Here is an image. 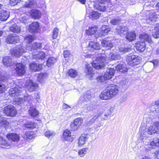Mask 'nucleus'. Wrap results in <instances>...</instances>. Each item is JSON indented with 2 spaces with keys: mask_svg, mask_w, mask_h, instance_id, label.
<instances>
[{
  "mask_svg": "<svg viewBox=\"0 0 159 159\" xmlns=\"http://www.w3.org/2000/svg\"><path fill=\"white\" fill-rule=\"evenodd\" d=\"M106 57L105 59L107 62V61L119 60L121 58L120 56L116 53H110L109 54H107Z\"/></svg>",
  "mask_w": 159,
  "mask_h": 159,
  "instance_id": "nucleus-16",
  "label": "nucleus"
},
{
  "mask_svg": "<svg viewBox=\"0 0 159 159\" xmlns=\"http://www.w3.org/2000/svg\"><path fill=\"white\" fill-rule=\"evenodd\" d=\"M131 49H132L130 47L126 48L120 47L119 48V51L120 52L123 54L126 52H130L131 50Z\"/></svg>",
  "mask_w": 159,
  "mask_h": 159,
  "instance_id": "nucleus-49",
  "label": "nucleus"
},
{
  "mask_svg": "<svg viewBox=\"0 0 159 159\" xmlns=\"http://www.w3.org/2000/svg\"><path fill=\"white\" fill-rule=\"evenodd\" d=\"M67 73L68 75L71 78H75L78 75L77 72L73 69L69 70L68 71Z\"/></svg>",
  "mask_w": 159,
  "mask_h": 159,
  "instance_id": "nucleus-43",
  "label": "nucleus"
},
{
  "mask_svg": "<svg viewBox=\"0 0 159 159\" xmlns=\"http://www.w3.org/2000/svg\"><path fill=\"white\" fill-rule=\"evenodd\" d=\"M97 107V106L95 104L89 103L85 104L82 107V111L85 113H87L94 110Z\"/></svg>",
  "mask_w": 159,
  "mask_h": 159,
  "instance_id": "nucleus-12",
  "label": "nucleus"
},
{
  "mask_svg": "<svg viewBox=\"0 0 159 159\" xmlns=\"http://www.w3.org/2000/svg\"><path fill=\"white\" fill-rule=\"evenodd\" d=\"M20 135L16 133H11V140L14 142H18L20 139Z\"/></svg>",
  "mask_w": 159,
  "mask_h": 159,
  "instance_id": "nucleus-41",
  "label": "nucleus"
},
{
  "mask_svg": "<svg viewBox=\"0 0 159 159\" xmlns=\"http://www.w3.org/2000/svg\"><path fill=\"white\" fill-rule=\"evenodd\" d=\"M106 62L105 57L104 56L98 57L92 63L93 67L98 70L101 69L104 66V63Z\"/></svg>",
  "mask_w": 159,
  "mask_h": 159,
  "instance_id": "nucleus-3",
  "label": "nucleus"
},
{
  "mask_svg": "<svg viewBox=\"0 0 159 159\" xmlns=\"http://www.w3.org/2000/svg\"><path fill=\"white\" fill-rule=\"evenodd\" d=\"M159 15H157L155 13H150L149 16L147 18L146 21L149 23L151 21H155L158 18Z\"/></svg>",
  "mask_w": 159,
  "mask_h": 159,
  "instance_id": "nucleus-22",
  "label": "nucleus"
},
{
  "mask_svg": "<svg viewBox=\"0 0 159 159\" xmlns=\"http://www.w3.org/2000/svg\"><path fill=\"white\" fill-rule=\"evenodd\" d=\"M101 43L103 47H105L108 49L112 48L113 46V44L110 41H107L106 40H102Z\"/></svg>",
  "mask_w": 159,
  "mask_h": 159,
  "instance_id": "nucleus-31",
  "label": "nucleus"
},
{
  "mask_svg": "<svg viewBox=\"0 0 159 159\" xmlns=\"http://www.w3.org/2000/svg\"><path fill=\"white\" fill-rule=\"evenodd\" d=\"M99 97L102 100H107L111 98L107 89L101 93Z\"/></svg>",
  "mask_w": 159,
  "mask_h": 159,
  "instance_id": "nucleus-23",
  "label": "nucleus"
},
{
  "mask_svg": "<svg viewBox=\"0 0 159 159\" xmlns=\"http://www.w3.org/2000/svg\"><path fill=\"white\" fill-rule=\"evenodd\" d=\"M30 15L32 17L35 19H39L41 16L40 12L38 10H32L30 13Z\"/></svg>",
  "mask_w": 159,
  "mask_h": 159,
  "instance_id": "nucleus-28",
  "label": "nucleus"
},
{
  "mask_svg": "<svg viewBox=\"0 0 159 159\" xmlns=\"http://www.w3.org/2000/svg\"><path fill=\"white\" fill-rule=\"evenodd\" d=\"M5 80V77L1 76L0 73V93L4 92L6 90V89L7 88L4 84L1 83L2 81H4Z\"/></svg>",
  "mask_w": 159,
  "mask_h": 159,
  "instance_id": "nucleus-30",
  "label": "nucleus"
},
{
  "mask_svg": "<svg viewBox=\"0 0 159 159\" xmlns=\"http://www.w3.org/2000/svg\"><path fill=\"white\" fill-rule=\"evenodd\" d=\"M20 30L19 27L17 26L16 25L11 27V31L12 32L18 33L20 31Z\"/></svg>",
  "mask_w": 159,
  "mask_h": 159,
  "instance_id": "nucleus-51",
  "label": "nucleus"
},
{
  "mask_svg": "<svg viewBox=\"0 0 159 159\" xmlns=\"http://www.w3.org/2000/svg\"><path fill=\"white\" fill-rule=\"evenodd\" d=\"M18 0H11V5L14 6L18 2Z\"/></svg>",
  "mask_w": 159,
  "mask_h": 159,
  "instance_id": "nucleus-62",
  "label": "nucleus"
},
{
  "mask_svg": "<svg viewBox=\"0 0 159 159\" xmlns=\"http://www.w3.org/2000/svg\"><path fill=\"white\" fill-rule=\"evenodd\" d=\"M30 69L33 71H38L41 70L42 68V65L36 64L35 63H32L30 64Z\"/></svg>",
  "mask_w": 159,
  "mask_h": 159,
  "instance_id": "nucleus-26",
  "label": "nucleus"
},
{
  "mask_svg": "<svg viewBox=\"0 0 159 159\" xmlns=\"http://www.w3.org/2000/svg\"><path fill=\"white\" fill-rule=\"evenodd\" d=\"M97 28L95 26L89 27L86 30L85 33L87 35H92L95 34L97 30Z\"/></svg>",
  "mask_w": 159,
  "mask_h": 159,
  "instance_id": "nucleus-33",
  "label": "nucleus"
},
{
  "mask_svg": "<svg viewBox=\"0 0 159 159\" xmlns=\"http://www.w3.org/2000/svg\"><path fill=\"white\" fill-rule=\"evenodd\" d=\"M33 133L32 131H28L25 132L23 135V137L24 139H32L34 138Z\"/></svg>",
  "mask_w": 159,
  "mask_h": 159,
  "instance_id": "nucleus-38",
  "label": "nucleus"
},
{
  "mask_svg": "<svg viewBox=\"0 0 159 159\" xmlns=\"http://www.w3.org/2000/svg\"><path fill=\"white\" fill-rule=\"evenodd\" d=\"M16 114V111L13 107L11 106V116H14Z\"/></svg>",
  "mask_w": 159,
  "mask_h": 159,
  "instance_id": "nucleus-59",
  "label": "nucleus"
},
{
  "mask_svg": "<svg viewBox=\"0 0 159 159\" xmlns=\"http://www.w3.org/2000/svg\"><path fill=\"white\" fill-rule=\"evenodd\" d=\"M107 89L111 98L116 96L119 91V87L115 84L109 85Z\"/></svg>",
  "mask_w": 159,
  "mask_h": 159,
  "instance_id": "nucleus-6",
  "label": "nucleus"
},
{
  "mask_svg": "<svg viewBox=\"0 0 159 159\" xmlns=\"http://www.w3.org/2000/svg\"><path fill=\"white\" fill-rule=\"evenodd\" d=\"M9 57L6 56L4 57L2 60V61L3 65L6 66H9L10 64L9 62Z\"/></svg>",
  "mask_w": 159,
  "mask_h": 159,
  "instance_id": "nucleus-52",
  "label": "nucleus"
},
{
  "mask_svg": "<svg viewBox=\"0 0 159 159\" xmlns=\"http://www.w3.org/2000/svg\"><path fill=\"white\" fill-rule=\"evenodd\" d=\"M25 127L27 128L33 129L36 127V124L32 122L29 121L25 124Z\"/></svg>",
  "mask_w": 159,
  "mask_h": 159,
  "instance_id": "nucleus-47",
  "label": "nucleus"
},
{
  "mask_svg": "<svg viewBox=\"0 0 159 159\" xmlns=\"http://www.w3.org/2000/svg\"><path fill=\"white\" fill-rule=\"evenodd\" d=\"M115 70L113 68H110L107 69L104 73V77L106 80L111 79L114 75Z\"/></svg>",
  "mask_w": 159,
  "mask_h": 159,
  "instance_id": "nucleus-17",
  "label": "nucleus"
},
{
  "mask_svg": "<svg viewBox=\"0 0 159 159\" xmlns=\"http://www.w3.org/2000/svg\"><path fill=\"white\" fill-rule=\"evenodd\" d=\"M86 148H84L80 150L78 152V155L80 157H83L87 153L90 148L89 145L87 146Z\"/></svg>",
  "mask_w": 159,
  "mask_h": 159,
  "instance_id": "nucleus-36",
  "label": "nucleus"
},
{
  "mask_svg": "<svg viewBox=\"0 0 159 159\" xmlns=\"http://www.w3.org/2000/svg\"><path fill=\"white\" fill-rule=\"evenodd\" d=\"M70 54V51L67 50H66L64 51V55L65 58L68 57Z\"/></svg>",
  "mask_w": 159,
  "mask_h": 159,
  "instance_id": "nucleus-61",
  "label": "nucleus"
},
{
  "mask_svg": "<svg viewBox=\"0 0 159 159\" xmlns=\"http://www.w3.org/2000/svg\"><path fill=\"white\" fill-rule=\"evenodd\" d=\"M39 24L37 22H34L29 26L28 30L31 33H36L39 30Z\"/></svg>",
  "mask_w": 159,
  "mask_h": 159,
  "instance_id": "nucleus-10",
  "label": "nucleus"
},
{
  "mask_svg": "<svg viewBox=\"0 0 159 159\" xmlns=\"http://www.w3.org/2000/svg\"><path fill=\"white\" fill-rule=\"evenodd\" d=\"M0 145L3 148H7L9 146V143L7 142L2 137H0Z\"/></svg>",
  "mask_w": 159,
  "mask_h": 159,
  "instance_id": "nucleus-42",
  "label": "nucleus"
},
{
  "mask_svg": "<svg viewBox=\"0 0 159 159\" xmlns=\"http://www.w3.org/2000/svg\"><path fill=\"white\" fill-rule=\"evenodd\" d=\"M16 70L19 75H23L25 72V66L22 63H18L16 65Z\"/></svg>",
  "mask_w": 159,
  "mask_h": 159,
  "instance_id": "nucleus-13",
  "label": "nucleus"
},
{
  "mask_svg": "<svg viewBox=\"0 0 159 159\" xmlns=\"http://www.w3.org/2000/svg\"><path fill=\"white\" fill-rule=\"evenodd\" d=\"M63 136L64 139L67 141H72L73 139L71 137V133L70 131L67 129L65 131L63 134Z\"/></svg>",
  "mask_w": 159,
  "mask_h": 159,
  "instance_id": "nucleus-29",
  "label": "nucleus"
},
{
  "mask_svg": "<svg viewBox=\"0 0 159 159\" xmlns=\"http://www.w3.org/2000/svg\"><path fill=\"white\" fill-rule=\"evenodd\" d=\"M44 135L46 137H52L55 135V133L54 132L50 130H47L45 132Z\"/></svg>",
  "mask_w": 159,
  "mask_h": 159,
  "instance_id": "nucleus-53",
  "label": "nucleus"
},
{
  "mask_svg": "<svg viewBox=\"0 0 159 159\" xmlns=\"http://www.w3.org/2000/svg\"><path fill=\"white\" fill-rule=\"evenodd\" d=\"M95 7L98 10L105 11L108 7H111L112 5L110 0H98Z\"/></svg>",
  "mask_w": 159,
  "mask_h": 159,
  "instance_id": "nucleus-2",
  "label": "nucleus"
},
{
  "mask_svg": "<svg viewBox=\"0 0 159 159\" xmlns=\"http://www.w3.org/2000/svg\"><path fill=\"white\" fill-rule=\"evenodd\" d=\"M56 61V59L54 57H51L49 58L47 61V66L48 67L51 66L54 64Z\"/></svg>",
  "mask_w": 159,
  "mask_h": 159,
  "instance_id": "nucleus-45",
  "label": "nucleus"
},
{
  "mask_svg": "<svg viewBox=\"0 0 159 159\" xmlns=\"http://www.w3.org/2000/svg\"><path fill=\"white\" fill-rule=\"evenodd\" d=\"M11 43L15 44L19 41L18 37L16 34L12 35L11 34Z\"/></svg>",
  "mask_w": 159,
  "mask_h": 159,
  "instance_id": "nucleus-44",
  "label": "nucleus"
},
{
  "mask_svg": "<svg viewBox=\"0 0 159 159\" xmlns=\"http://www.w3.org/2000/svg\"><path fill=\"white\" fill-rule=\"evenodd\" d=\"M125 38L126 39L130 42H132L136 39V35L135 33L133 31L127 32L126 34Z\"/></svg>",
  "mask_w": 159,
  "mask_h": 159,
  "instance_id": "nucleus-25",
  "label": "nucleus"
},
{
  "mask_svg": "<svg viewBox=\"0 0 159 159\" xmlns=\"http://www.w3.org/2000/svg\"><path fill=\"white\" fill-rule=\"evenodd\" d=\"M155 144V142L154 139L153 140L151 141L149 144H148L147 145L149 148L153 149L155 147H156Z\"/></svg>",
  "mask_w": 159,
  "mask_h": 159,
  "instance_id": "nucleus-60",
  "label": "nucleus"
},
{
  "mask_svg": "<svg viewBox=\"0 0 159 159\" xmlns=\"http://www.w3.org/2000/svg\"><path fill=\"white\" fill-rule=\"evenodd\" d=\"M148 126V134L150 135H153L159 131V122H152L149 126Z\"/></svg>",
  "mask_w": 159,
  "mask_h": 159,
  "instance_id": "nucleus-5",
  "label": "nucleus"
},
{
  "mask_svg": "<svg viewBox=\"0 0 159 159\" xmlns=\"http://www.w3.org/2000/svg\"><path fill=\"white\" fill-rule=\"evenodd\" d=\"M100 14L98 12L92 11L89 13L88 16L90 19L93 20L98 18Z\"/></svg>",
  "mask_w": 159,
  "mask_h": 159,
  "instance_id": "nucleus-39",
  "label": "nucleus"
},
{
  "mask_svg": "<svg viewBox=\"0 0 159 159\" xmlns=\"http://www.w3.org/2000/svg\"><path fill=\"white\" fill-rule=\"evenodd\" d=\"M135 47L138 51L143 52L145 49V43L144 42H138L135 44Z\"/></svg>",
  "mask_w": 159,
  "mask_h": 159,
  "instance_id": "nucleus-21",
  "label": "nucleus"
},
{
  "mask_svg": "<svg viewBox=\"0 0 159 159\" xmlns=\"http://www.w3.org/2000/svg\"><path fill=\"white\" fill-rule=\"evenodd\" d=\"M91 98V95L89 91H88L83 96L80 97V99L84 102L89 101Z\"/></svg>",
  "mask_w": 159,
  "mask_h": 159,
  "instance_id": "nucleus-40",
  "label": "nucleus"
},
{
  "mask_svg": "<svg viewBox=\"0 0 159 159\" xmlns=\"http://www.w3.org/2000/svg\"><path fill=\"white\" fill-rule=\"evenodd\" d=\"M85 72L87 75L90 76L91 77L94 74L92 68L89 64L86 65Z\"/></svg>",
  "mask_w": 159,
  "mask_h": 159,
  "instance_id": "nucleus-35",
  "label": "nucleus"
},
{
  "mask_svg": "<svg viewBox=\"0 0 159 159\" xmlns=\"http://www.w3.org/2000/svg\"><path fill=\"white\" fill-rule=\"evenodd\" d=\"M27 18L25 16L24 17H23L21 18H20V21L21 22L25 23H26V21L27 20Z\"/></svg>",
  "mask_w": 159,
  "mask_h": 159,
  "instance_id": "nucleus-64",
  "label": "nucleus"
},
{
  "mask_svg": "<svg viewBox=\"0 0 159 159\" xmlns=\"http://www.w3.org/2000/svg\"><path fill=\"white\" fill-rule=\"evenodd\" d=\"M25 39L28 41V45H27V47H29L30 46V43L32 42L34 39V36L32 35H28L26 38Z\"/></svg>",
  "mask_w": 159,
  "mask_h": 159,
  "instance_id": "nucleus-54",
  "label": "nucleus"
},
{
  "mask_svg": "<svg viewBox=\"0 0 159 159\" xmlns=\"http://www.w3.org/2000/svg\"><path fill=\"white\" fill-rule=\"evenodd\" d=\"M59 32V30L57 28H55L53 30L52 32V38L53 39H55L57 38L58 33Z\"/></svg>",
  "mask_w": 159,
  "mask_h": 159,
  "instance_id": "nucleus-55",
  "label": "nucleus"
},
{
  "mask_svg": "<svg viewBox=\"0 0 159 159\" xmlns=\"http://www.w3.org/2000/svg\"><path fill=\"white\" fill-rule=\"evenodd\" d=\"M152 35L155 38H159V24H156L152 32Z\"/></svg>",
  "mask_w": 159,
  "mask_h": 159,
  "instance_id": "nucleus-32",
  "label": "nucleus"
},
{
  "mask_svg": "<svg viewBox=\"0 0 159 159\" xmlns=\"http://www.w3.org/2000/svg\"><path fill=\"white\" fill-rule=\"evenodd\" d=\"M83 122V119L80 118L76 119L74 120L73 123L70 125V127L72 130L74 131L77 130Z\"/></svg>",
  "mask_w": 159,
  "mask_h": 159,
  "instance_id": "nucleus-8",
  "label": "nucleus"
},
{
  "mask_svg": "<svg viewBox=\"0 0 159 159\" xmlns=\"http://www.w3.org/2000/svg\"><path fill=\"white\" fill-rule=\"evenodd\" d=\"M12 84H13V86H11V97L14 102L18 105H21L24 102H29L32 99V97L31 95H28L25 96L24 99H23V97L21 96L20 95L18 94L21 92V87L16 85L14 81L11 83V85Z\"/></svg>",
  "mask_w": 159,
  "mask_h": 159,
  "instance_id": "nucleus-1",
  "label": "nucleus"
},
{
  "mask_svg": "<svg viewBox=\"0 0 159 159\" xmlns=\"http://www.w3.org/2000/svg\"><path fill=\"white\" fill-rule=\"evenodd\" d=\"M4 112L5 114L8 116L10 115V106L8 105L6 107L4 108Z\"/></svg>",
  "mask_w": 159,
  "mask_h": 159,
  "instance_id": "nucleus-57",
  "label": "nucleus"
},
{
  "mask_svg": "<svg viewBox=\"0 0 159 159\" xmlns=\"http://www.w3.org/2000/svg\"><path fill=\"white\" fill-rule=\"evenodd\" d=\"M89 48H91L92 50H98L100 49L99 44L97 42L91 41L89 42Z\"/></svg>",
  "mask_w": 159,
  "mask_h": 159,
  "instance_id": "nucleus-34",
  "label": "nucleus"
},
{
  "mask_svg": "<svg viewBox=\"0 0 159 159\" xmlns=\"http://www.w3.org/2000/svg\"><path fill=\"white\" fill-rule=\"evenodd\" d=\"M120 21V19L118 18H115L114 19L111 20L110 21V23L111 24L113 25H115L118 24Z\"/></svg>",
  "mask_w": 159,
  "mask_h": 159,
  "instance_id": "nucleus-56",
  "label": "nucleus"
},
{
  "mask_svg": "<svg viewBox=\"0 0 159 159\" xmlns=\"http://www.w3.org/2000/svg\"><path fill=\"white\" fill-rule=\"evenodd\" d=\"M128 29L127 27L124 26H120L116 29L115 32L121 36H123L127 33Z\"/></svg>",
  "mask_w": 159,
  "mask_h": 159,
  "instance_id": "nucleus-11",
  "label": "nucleus"
},
{
  "mask_svg": "<svg viewBox=\"0 0 159 159\" xmlns=\"http://www.w3.org/2000/svg\"><path fill=\"white\" fill-rule=\"evenodd\" d=\"M154 154L155 158L159 159V150L155 152Z\"/></svg>",
  "mask_w": 159,
  "mask_h": 159,
  "instance_id": "nucleus-63",
  "label": "nucleus"
},
{
  "mask_svg": "<svg viewBox=\"0 0 159 159\" xmlns=\"http://www.w3.org/2000/svg\"><path fill=\"white\" fill-rule=\"evenodd\" d=\"M111 28L108 26L103 25L101 28V32L99 36L100 37L105 36L107 34V33L111 30Z\"/></svg>",
  "mask_w": 159,
  "mask_h": 159,
  "instance_id": "nucleus-24",
  "label": "nucleus"
},
{
  "mask_svg": "<svg viewBox=\"0 0 159 159\" xmlns=\"http://www.w3.org/2000/svg\"><path fill=\"white\" fill-rule=\"evenodd\" d=\"M96 79L98 82L100 83L103 82L106 80L104 77V76H99L97 77Z\"/></svg>",
  "mask_w": 159,
  "mask_h": 159,
  "instance_id": "nucleus-58",
  "label": "nucleus"
},
{
  "mask_svg": "<svg viewBox=\"0 0 159 159\" xmlns=\"http://www.w3.org/2000/svg\"><path fill=\"white\" fill-rule=\"evenodd\" d=\"M159 99L151 104L149 107L150 112L154 113H159Z\"/></svg>",
  "mask_w": 159,
  "mask_h": 159,
  "instance_id": "nucleus-9",
  "label": "nucleus"
},
{
  "mask_svg": "<svg viewBox=\"0 0 159 159\" xmlns=\"http://www.w3.org/2000/svg\"><path fill=\"white\" fill-rule=\"evenodd\" d=\"M47 77V74L46 73H41L39 74L38 76L37 80L40 82H42Z\"/></svg>",
  "mask_w": 159,
  "mask_h": 159,
  "instance_id": "nucleus-48",
  "label": "nucleus"
},
{
  "mask_svg": "<svg viewBox=\"0 0 159 159\" xmlns=\"http://www.w3.org/2000/svg\"><path fill=\"white\" fill-rule=\"evenodd\" d=\"M25 52V51L23 47L22 46H20L17 47L15 48L12 52V54L14 56L18 57L21 56Z\"/></svg>",
  "mask_w": 159,
  "mask_h": 159,
  "instance_id": "nucleus-14",
  "label": "nucleus"
},
{
  "mask_svg": "<svg viewBox=\"0 0 159 159\" xmlns=\"http://www.w3.org/2000/svg\"><path fill=\"white\" fill-rule=\"evenodd\" d=\"M88 137L87 134H82L79 138L78 142L79 146H82L85 143L86 141L88 139Z\"/></svg>",
  "mask_w": 159,
  "mask_h": 159,
  "instance_id": "nucleus-18",
  "label": "nucleus"
},
{
  "mask_svg": "<svg viewBox=\"0 0 159 159\" xmlns=\"http://www.w3.org/2000/svg\"><path fill=\"white\" fill-rule=\"evenodd\" d=\"M46 56L45 53L43 51L35 52L32 53V58L34 59L43 60Z\"/></svg>",
  "mask_w": 159,
  "mask_h": 159,
  "instance_id": "nucleus-15",
  "label": "nucleus"
},
{
  "mask_svg": "<svg viewBox=\"0 0 159 159\" xmlns=\"http://www.w3.org/2000/svg\"><path fill=\"white\" fill-rule=\"evenodd\" d=\"M37 5V3L35 1H30L25 2L24 4L25 7L27 8L34 7Z\"/></svg>",
  "mask_w": 159,
  "mask_h": 159,
  "instance_id": "nucleus-37",
  "label": "nucleus"
},
{
  "mask_svg": "<svg viewBox=\"0 0 159 159\" xmlns=\"http://www.w3.org/2000/svg\"><path fill=\"white\" fill-rule=\"evenodd\" d=\"M9 16L8 12L3 10L0 11V20L1 21H5L9 17Z\"/></svg>",
  "mask_w": 159,
  "mask_h": 159,
  "instance_id": "nucleus-27",
  "label": "nucleus"
},
{
  "mask_svg": "<svg viewBox=\"0 0 159 159\" xmlns=\"http://www.w3.org/2000/svg\"><path fill=\"white\" fill-rule=\"evenodd\" d=\"M29 113L30 116L33 117H35L39 114L38 111L34 108L30 109Z\"/></svg>",
  "mask_w": 159,
  "mask_h": 159,
  "instance_id": "nucleus-50",
  "label": "nucleus"
},
{
  "mask_svg": "<svg viewBox=\"0 0 159 159\" xmlns=\"http://www.w3.org/2000/svg\"><path fill=\"white\" fill-rule=\"evenodd\" d=\"M116 68V70L122 72H126L128 70L127 67L120 64L117 65Z\"/></svg>",
  "mask_w": 159,
  "mask_h": 159,
  "instance_id": "nucleus-46",
  "label": "nucleus"
},
{
  "mask_svg": "<svg viewBox=\"0 0 159 159\" xmlns=\"http://www.w3.org/2000/svg\"><path fill=\"white\" fill-rule=\"evenodd\" d=\"M25 85L30 92L34 91L38 87V85L37 83L34 82L30 80L27 81Z\"/></svg>",
  "mask_w": 159,
  "mask_h": 159,
  "instance_id": "nucleus-7",
  "label": "nucleus"
},
{
  "mask_svg": "<svg viewBox=\"0 0 159 159\" xmlns=\"http://www.w3.org/2000/svg\"><path fill=\"white\" fill-rule=\"evenodd\" d=\"M41 44L40 43L35 42L31 46L26 47V49L28 51H32L41 48Z\"/></svg>",
  "mask_w": 159,
  "mask_h": 159,
  "instance_id": "nucleus-20",
  "label": "nucleus"
},
{
  "mask_svg": "<svg viewBox=\"0 0 159 159\" xmlns=\"http://www.w3.org/2000/svg\"><path fill=\"white\" fill-rule=\"evenodd\" d=\"M141 60V58L140 57L131 54L128 55L126 58L128 64L132 66L138 64Z\"/></svg>",
  "mask_w": 159,
  "mask_h": 159,
  "instance_id": "nucleus-4",
  "label": "nucleus"
},
{
  "mask_svg": "<svg viewBox=\"0 0 159 159\" xmlns=\"http://www.w3.org/2000/svg\"><path fill=\"white\" fill-rule=\"evenodd\" d=\"M139 39L142 42H144L145 41L148 43L152 44L153 43L151 40V38L150 35L146 34H143L139 36Z\"/></svg>",
  "mask_w": 159,
  "mask_h": 159,
  "instance_id": "nucleus-19",
  "label": "nucleus"
}]
</instances>
